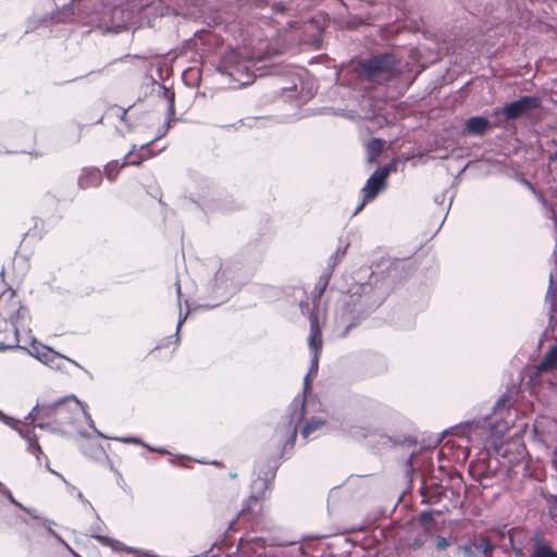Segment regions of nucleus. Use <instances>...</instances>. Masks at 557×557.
<instances>
[{
	"label": "nucleus",
	"instance_id": "9b49d317",
	"mask_svg": "<svg viewBox=\"0 0 557 557\" xmlns=\"http://www.w3.org/2000/svg\"><path fill=\"white\" fill-rule=\"evenodd\" d=\"M395 169V166L391 164H385L383 166L377 168L367 180L364 187L362 188L363 193V202L357 208L359 211L364 202L373 200L382 190L386 187V180L391 172Z\"/></svg>",
	"mask_w": 557,
	"mask_h": 557
},
{
	"label": "nucleus",
	"instance_id": "4be33fe9",
	"mask_svg": "<svg viewBox=\"0 0 557 557\" xmlns=\"http://www.w3.org/2000/svg\"><path fill=\"white\" fill-rule=\"evenodd\" d=\"M490 128V121L485 116L475 115L466 121L465 132L468 135L482 136Z\"/></svg>",
	"mask_w": 557,
	"mask_h": 557
},
{
	"label": "nucleus",
	"instance_id": "393cba45",
	"mask_svg": "<svg viewBox=\"0 0 557 557\" xmlns=\"http://www.w3.org/2000/svg\"><path fill=\"white\" fill-rule=\"evenodd\" d=\"M0 494L5 496L12 505H14L15 507L20 508L22 511L27 513L30 519H40V515L38 513V511L36 509L25 507L23 504H21L18 500H16L8 487H5Z\"/></svg>",
	"mask_w": 557,
	"mask_h": 557
},
{
	"label": "nucleus",
	"instance_id": "4c0bfd02",
	"mask_svg": "<svg viewBox=\"0 0 557 557\" xmlns=\"http://www.w3.org/2000/svg\"><path fill=\"white\" fill-rule=\"evenodd\" d=\"M81 417H84L86 422L88 423L89 428L92 429V431L99 436V437H102V438H106L107 435H104L101 431H99L96 425H95V422L91 418V416L87 412L86 410V406L84 405V412H82V416Z\"/></svg>",
	"mask_w": 557,
	"mask_h": 557
},
{
	"label": "nucleus",
	"instance_id": "338daca9",
	"mask_svg": "<svg viewBox=\"0 0 557 557\" xmlns=\"http://www.w3.org/2000/svg\"><path fill=\"white\" fill-rule=\"evenodd\" d=\"M421 495L425 496V494L423 492V487H421Z\"/></svg>",
	"mask_w": 557,
	"mask_h": 557
},
{
	"label": "nucleus",
	"instance_id": "4468645a",
	"mask_svg": "<svg viewBox=\"0 0 557 557\" xmlns=\"http://www.w3.org/2000/svg\"><path fill=\"white\" fill-rule=\"evenodd\" d=\"M0 421L4 424L11 426L16 430L17 433L27 442V450L29 454L34 455L38 462H40V457L44 455L40 445L38 444V438L33 429L20 428L17 423L21 421H16L12 417L7 416L4 412L0 410Z\"/></svg>",
	"mask_w": 557,
	"mask_h": 557
},
{
	"label": "nucleus",
	"instance_id": "f3484780",
	"mask_svg": "<svg viewBox=\"0 0 557 557\" xmlns=\"http://www.w3.org/2000/svg\"><path fill=\"white\" fill-rule=\"evenodd\" d=\"M57 400L37 404L24 418V424H33L36 420H51L55 424Z\"/></svg>",
	"mask_w": 557,
	"mask_h": 557
},
{
	"label": "nucleus",
	"instance_id": "ea45409f",
	"mask_svg": "<svg viewBox=\"0 0 557 557\" xmlns=\"http://www.w3.org/2000/svg\"><path fill=\"white\" fill-rule=\"evenodd\" d=\"M106 438L115 440V441H120V442H123V443H134V444H138V445H143L144 444L137 437H110V436H107Z\"/></svg>",
	"mask_w": 557,
	"mask_h": 557
},
{
	"label": "nucleus",
	"instance_id": "a19ab883",
	"mask_svg": "<svg viewBox=\"0 0 557 557\" xmlns=\"http://www.w3.org/2000/svg\"><path fill=\"white\" fill-rule=\"evenodd\" d=\"M448 546H449V541L446 537L441 536V535L436 536V549L437 550H443Z\"/></svg>",
	"mask_w": 557,
	"mask_h": 557
},
{
	"label": "nucleus",
	"instance_id": "680f3d73",
	"mask_svg": "<svg viewBox=\"0 0 557 557\" xmlns=\"http://www.w3.org/2000/svg\"><path fill=\"white\" fill-rule=\"evenodd\" d=\"M553 503H554L555 507L557 508V494L553 495Z\"/></svg>",
	"mask_w": 557,
	"mask_h": 557
},
{
	"label": "nucleus",
	"instance_id": "39448f33",
	"mask_svg": "<svg viewBox=\"0 0 557 557\" xmlns=\"http://www.w3.org/2000/svg\"><path fill=\"white\" fill-rule=\"evenodd\" d=\"M124 14L119 5L101 3L94 7V11L87 16L86 24L103 33L117 34L125 27Z\"/></svg>",
	"mask_w": 557,
	"mask_h": 557
},
{
	"label": "nucleus",
	"instance_id": "4d7b16f0",
	"mask_svg": "<svg viewBox=\"0 0 557 557\" xmlns=\"http://www.w3.org/2000/svg\"><path fill=\"white\" fill-rule=\"evenodd\" d=\"M422 544H423V543H422L420 540H414V542H413V546H414L416 548H420V547L422 546Z\"/></svg>",
	"mask_w": 557,
	"mask_h": 557
},
{
	"label": "nucleus",
	"instance_id": "13d9d810",
	"mask_svg": "<svg viewBox=\"0 0 557 557\" xmlns=\"http://www.w3.org/2000/svg\"><path fill=\"white\" fill-rule=\"evenodd\" d=\"M176 293H177V296L180 299L181 298V285L178 284V282H176Z\"/></svg>",
	"mask_w": 557,
	"mask_h": 557
},
{
	"label": "nucleus",
	"instance_id": "79ce46f5",
	"mask_svg": "<svg viewBox=\"0 0 557 557\" xmlns=\"http://www.w3.org/2000/svg\"><path fill=\"white\" fill-rule=\"evenodd\" d=\"M187 314L188 313H185L184 315L180 314V318H178V321H177V324H176L175 344H177L180 342L178 333H180V330H181L183 323L186 321Z\"/></svg>",
	"mask_w": 557,
	"mask_h": 557
},
{
	"label": "nucleus",
	"instance_id": "052dcab7",
	"mask_svg": "<svg viewBox=\"0 0 557 557\" xmlns=\"http://www.w3.org/2000/svg\"><path fill=\"white\" fill-rule=\"evenodd\" d=\"M78 433H79L82 436L89 438V434H87L86 432H83V431H79V430H78Z\"/></svg>",
	"mask_w": 557,
	"mask_h": 557
},
{
	"label": "nucleus",
	"instance_id": "c9c22d12",
	"mask_svg": "<svg viewBox=\"0 0 557 557\" xmlns=\"http://www.w3.org/2000/svg\"><path fill=\"white\" fill-rule=\"evenodd\" d=\"M509 543H510V547H511V550L513 552V554L518 557H522L524 555V552H523V548L521 546V543L517 542L516 539H515V533L513 531H509Z\"/></svg>",
	"mask_w": 557,
	"mask_h": 557
},
{
	"label": "nucleus",
	"instance_id": "bf43d9fd",
	"mask_svg": "<svg viewBox=\"0 0 557 557\" xmlns=\"http://www.w3.org/2000/svg\"><path fill=\"white\" fill-rule=\"evenodd\" d=\"M555 233H556V245H555L554 255H557V223H556Z\"/></svg>",
	"mask_w": 557,
	"mask_h": 557
},
{
	"label": "nucleus",
	"instance_id": "5fc2aeb1",
	"mask_svg": "<svg viewBox=\"0 0 557 557\" xmlns=\"http://www.w3.org/2000/svg\"><path fill=\"white\" fill-rule=\"evenodd\" d=\"M137 149V145H133L131 150L125 154L124 159L125 161H127V159L131 157V154Z\"/></svg>",
	"mask_w": 557,
	"mask_h": 557
},
{
	"label": "nucleus",
	"instance_id": "6ab92c4d",
	"mask_svg": "<svg viewBox=\"0 0 557 557\" xmlns=\"http://www.w3.org/2000/svg\"><path fill=\"white\" fill-rule=\"evenodd\" d=\"M20 520L25 523L26 525L30 527V528H35V524L32 522L33 519H26V518H23V517H20ZM34 521H38L40 523V525L47 531L48 534H50L51 536H53L59 543H61L62 545H64L75 557H78V555L71 548V546L60 536V534H58L53 529L52 527L55 525V521H53L52 519H48V518H45V517H41L40 516V519H34Z\"/></svg>",
	"mask_w": 557,
	"mask_h": 557
},
{
	"label": "nucleus",
	"instance_id": "e433bc0d",
	"mask_svg": "<svg viewBox=\"0 0 557 557\" xmlns=\"http://www.w3.org/2000/svg\"><path fill=\"white\" fill-rule=\"evenodd\" d=\"M37 426L41 430L49 431L51 433H60L61 429L57 426L51 420H39Z\"/></svg>",
	"mask_w": 557,
	"mask_h": 557
},
{
	"label": "nucleus",
	"instance_id": "49530a36",
	"mask_svg": "<svg viewBox=\"0 0 557 557\" xmlns=\"http://www.w3.org/2000/svg\"><path fill=\"white\" fill-rule=\"evenodd\" d=\"M152 156H153V154H152V153H150V152L148 153V156H140V157H139L138 159H136V160L127 161V165H135V166H138V165H140V164H141V162H143L144 160H146L147 158L152 157Z\"/></svg>",
	"mask_w": 557,
	"mask_h": 557
},
{
	"label": "nucleus",
	"instance_id": "603ef678",
	"mask_svg": "<svg viewBox=\"0 0 557 557\" xmlns=\"http://www.w3.org/2000/svg\"><path fill=\"white\" fill-rule=\"evenodd\" d=\"M169 112L174 113V94L173 92L170 96Z\"/></svg>",
	"mask_w": 557,
	"mask_h": 557
},
{
	"label": "nucleus",
	"instance_id": "a18cd8bd",
	"mask_svg": "<svg viewBox=\"0 0 557 557\" xmlns=\"http://www.w3.org/2000/svg\"><path fill=\"white\" fill-rule=\"evenodd\" d=\"M9 330H11V326H4L3 320L0 318V339L1 341H4L7 338Z\"/></svg>",
	"mask_w": 557,
	"mask_h": 557
},
{
	"label": "nucleus",
	"instance_id": "a211bd4d",
	"mask_svg": "<svg viewBox=\"0 0 557 557\" xmlns=\"http://www.w3.org/2000/svg\"><path fill=\"white\" fill-rule=\"evenodd\" d=\"M102 172L99 168H84L78 176L77 185L79 189L98 187L102 183Z\"/></svg>",
	"mask_w": 557,
	"mask_h": 557
},
{
	"label": "nucleus",
	"instance_id": "dca6fc26",
	"mask_svg": "<svg viewBox=\"0 0 557 557\" xmlns=\"http://www.w3.org/2000/svg\"><path fill=\"white\" fill-rule=\"evenodd\" d=\"M210 267L214 272L212 292L218 293L220 289H228L233 285L234 273L227 264L221 263L219 260H211Z\"/></svg>",
	"mask_w": 557,
	"mask_h": 557
},
{
	"label": "nucleus",
	"instance_id": "9d476101",
	"mask_svg": "<svg viewBox=\"0 0 557 557\" xmlns=\"http://www.w3.org/2000/svg\"><path fill=\"white\" fill-rule=\"evenodd\" d=\"M310 333L308 336V345L309 348L313 351V356L311 358V366L304 379V392L306 393L310 388V375L312 373H317L318 371V362H319V354L322 349V332L319 322V317L317 313H311L310 317Z\"/></svg>",
	"mask_w": 557,
	"mask_h": 557
},
{
	"label": "nucleus",
	"instance_id": "37998d69",
	"mask_svg": "<svg viewBox=\"0 0 557 557\" xmlns=\"http://www.w3.org/2000/svg\"><path fill=\"white\" fill-rule=\"evenodd\" d=\"M508 401H509V398H508V397H506V396H503L502 398H499V399L495 403V405H494V407H493V410H494V411H497V410H499V409H504V408H506V407H507Z\"/></svg>",
	"mask_w": 557,
	"mask_h": 557
},
{
	"label": "nucleus",
	"instance_id": "c756f323",
	"mask_svg": "<svg viewBox=\"0 0 557 557\" xmlns=\"http://www.w3.org/2000/svg\"><path fill=\"white\" fill-rule=\"evenodd\" d=\"M332 273H333V271L331 269L325 268L323 270L322 274L319 277L318 284L314 287L315 297L320 298L324 294V292L330 283Z\"/></svg>",
	"mask_w": 557,
	"mask_h": 557
},
{
	"label": "nucleus",
	"instance_id": "aec40b11",
	"mask_svg": "<svg viewBox=\"0 0 557 557\" xmlns=\"http://www.w3.org/2000/svg\"><path fill=\"white\" fill-rule=\"evenodd\" d=\"M533 550L529 557H557V548L543 541L539 533H534L531 537Z\"/></svg>",
	"mask_w": 557,
	"mask_h": 557
},
{
	"label": "nucleus",
	"instance_id": "412c9836",
	"mask_svg": "<svg viewBox=\"0 0 557 557\" xmlns=\"http://www.w3.org/2000/svg\"><path fill=\"white\" fill-rule=\"evenodd\" d=\"M555 369H557V343L552 345L544 354L541 361L536 366L535 375L539 376Z\"/></svg>",
	"mask_w": 557,
	"mask_h": 557
},
{
	"label": "nucleus",
	"instance_id": "2f4dec72",
	"mask_svg": "<svg viewBox=\"0 0 557 557\" xmlns=\"http://www.w3.org/2000/svg\"><path fill=\"white\" fill-rule=\"evenodd\" d=\"M92 537H95L99 543H101L102 545H106V546H110L112 547L114 550H126V552H129L131 549L127 548L124 544H122L121 542L119 541H115L109 536H106V535H97V534H91Z\"/></svg>",
	"mask_w": 557,
	"mask_h": 557
},
{
	"label": "nucleus",
	"instance_id": "423d86ee",
	"mask_svg": "<svg viewBox=\"0 0 557 557\" xmlns=\"http://www.w3.org/2000/svg\"><path fill=\"white\" fill-rule=\"evenodd\" d=\"M268 58V54L252 55L249 60H245L242 55L235 51H228L222 60V64L219 67L222 74H227L234 81L239 82L242 85L249 83V63L255 61H263Z\"/></svg>",
	"mask_w": 557,
	"mask_h": 557
},
{
	"label": "nucleus",
	"instance_id": "864d4df0",
	"mask_svg": "<svg viewBox=\"0 0 557 557\" xmlns=\"http://www.w3.org/2000/svg\"><path fill=\"white\" fill-rule=\"evenodd\" d=\"M78 498H79L83 503H85V504L89 507V509H90L91 511H95V509H94L92 505H91L88 500H86V499L84 498V496H83V494H82V493H79V494H78Z\"/></svg>",
	"mask_w": 557,
	"mask_h": 557
},
{
	"label": "nucleus",
	"instance_id": "b1692460",
	"mask_svg": "<svg viewBox=\"0 0 557 557\" xmlns=\"http://www.w3.org/2000/svg\"><path fill=\"white\" fill-rule=\"evenodd\" d=\"M83 454L91 460L101 461L103 459L109 460V457L99 443H87L81 446Z\"/></svg>",
	"mask_w": 557,
	"mask_h": 557
},
{
	"label": "nucleus",
	"instance_id": "cd10ccee",
	"mask_svg": "<svg viewBox=\"0 0 557 557\" xmlns=\"http://www.w3.org/2000/svg\"><path fill=\"white\" fill-rule=\"evenodd\" d=\"M545 301L549 304L548 314L550 319L554 317L556 312V296H555V287H554V274H549L548 278V287L545 295Z\"/></svg>",
	"mask_w": 557,
	"mask_h": 557
},
{
	"label": "nucleus",
	"instance_id": "c03bdc74",
	"mask_svg": "<svg viewBox=\"0 0 557 557\" xmlns=\"http://www.w3.org/2000/svg\"><path fill=\"white\" fill-rule=\"evenodd\" d=\"M170 127V122H166L165 126H164V129L161 134L157 135L151 141L147 143V144H143L139 148L140 149H145L147 148L151 143L158 140L159 138H161L169 129Z\"/></svg>",
	"mask_w": 557,
	"mask_h": 557
},
{
	"label": "nucleus",
	"instance_id": "2eb2a0df",
	"mask_svg": "<svg viewBox=\"0 0 557 557\" xmlns=\"http://www.w3.org/2000/svg\"><path fill=\"white\" fill-rule=\"evenodd\" d=\"M495 546L485 535H478L467 540L462 545L457 547V553H461L465 557H493Z\"/></svg>",
	"mask_w": 557,
	"mask_h": 557
},
{
	"label": "nucleus",
	"instance_id": "de8ad7c7",
	"mask_svg": "<svg viewBox=\"0 0 557 557\" xmlns=\"http://www.w3.org/2000/svg\"><path fill=\"white\" fill-rule=\"evenodd\" d=\"M143 446H145L146 448H148L149 450H152V451H157L159 454H170L168 449L163 448V447H151L150 445L148 444H143Z\"/></svg>",
	"mask_w": 557,
	"mask_h": 557
},
{
	"label": "nucleus",
	"instance_id": "f8f14e48",
	"mask_svg": "<svg viewBox=\"0 0 557 557\" xmlns=\"http://www.w3.org/2000/svg\"><path fill=\"white\" fill-rule=\"evenodd\" d=\"M28 318V310L22 306L15 312L10 314V321L3 320L4 326H11L9 330L7 338L4 341L0 339V350L12 349L18 347V330L20 327L24 329L26 325V320Z\"/></svg>",
	"mask_w": 557,
	"mask_h": 557
},
{
	"label": "nucleus",
	"instance_id": "6e6552de",
	"mask_svg": "<svg viewBox=\"0 0 557 557\" xmlns=\"http://www.w3.org/2000/svg\"><path fill=\"white\" fill-rule=\"evenodd\" d=\"M53 1L55 5L61 7V9L57 12H52L50 15L46 14L44 17L29 20L28 27L25 33H28L30 27L46 23L48 20H50L51 23H65L73 21L76 11L81 14L85 10L89 9V5L86 2L83 3L81 0H71V3H67L66 0Z\"/></svg>",
	"mask_w": 557,
	"mask_h": 557
},
{
	"label": "nucleus",
	"instance_id": "a878e982",
	"mask_svg": "<svg viewBox=\"0 0 557 557\" xmlns=\"http://www.w3.org/2000/svg\"><path fill=\"white\" fill-rule=\"evenodd\" d=\"M55 357L57 358H51V362H48L47 366L51 369H55V370H64L65 369V363H72L73 366H75L76 368L78 369H82L85 371V369L78 363L76 362L75 360L71 359V358H67L59 352L55 351Z\"/></svg>",
	"mask_w": 557,
	"mask_h": 557
},
{
	"label": "nucleus",
	"instance_id": "8fccbe9b",
	"mask_svg": "<svg viewBox=\"0 0 557 557\" xmlns=\"http://www.w3.org/2000/svg\"><path fill=\"white\" fill-rule=\"evenodd\" d=\"M445 200V194L442 193V194H438L434 197V201L437 203V205H441L443 203Z\"/></svg>",
	"mask_w": 557,
	"mask_h": 557
},
{
	"label": "nucleus",
	"instance_id": "0e129e2a",
	"mask_svg": "<svg viewBox=\"0 0 557 557\" xmlns=\"http://www.w3.org/2000/svg\"><path fill=\"white\" fill-rule=\"evenodd\" d=\"M46 468H47V469H48V471H50L51 473H55V472L51 469V467L49 466V463H48V462H47V465H46Z\"/></svg>",
	"mask_w": 557,
	"mask_h": 557
},
{
	"label": "nucleus",
	"instance_id": "69168bd1",
	"mask_svg": "<svg viewBox=\"0 0 557 557\" xmlns=\"http://www.w3.org/2000/svg\"><path fill=\"white\" fill-rule=\"evenodd\" d=\"M7 486L0 481V493Z\"/></svg>",
	"mask_w": 557,
	"mask_h": 557
},
{
	"label": "nucleus",
	"instance_id": "7ed1b4c3",
	"mask_svg": "<svg viewBox=\"0 0 557 557\" xmlns=\"http://www.w3.org/2000/svg\"><path fill=\"white\" fill-rule=\"evenodd\" d=\"M398 64L399 61L394 53H376L368 59L358 60L355 72L362 82L382 84L398 75Z\"/></svg>",
	"mask_w": 557,
	"mask_h": 557
},
{
	"label": "nucleus",
	"instance_id": "72a5a7b5",
	"mask_svg": "<svg viewBox=\"0 0 557 557\" xmlns=\"http://www.w3.org/2000/svg\"><path fill=\"white\" fill-rule=\"evenodd\" d=\"M347 248H348V244L344 245L343 247L339 246L336 249V251L329 258L326 268L331 269L333 271L334 268L339 262V260L345 256Z\"/></svg>",
	"mask_w": 557,
	"mask_h": 557
},
{
	"label": "nucleus",
	"instance_id": "f03ea898",
	"mask_svg": "<svg viewBox=\"0 0 557 557\" xmlns=\"http://www.w3.org/2000/svg\"><path fill=\"white\" fill-rule=\"evenodd\" d=\"M278 466L280 463L273 459L259 458L256 461V478L250 485V495L238 512L239 519H245L248 515L257 513L262 510L265 494L271 488Z\"/></svg>",
	"mask_w": 557,
	"mask_h": 557
},
{
	"label": "nucleus",
	"instance_id": "58836bf2",
	"mask_svg": "<svg viewBox=\"0 0 557 557\" xmlns=\"http://www.w3.org/2000/svg\"><path fill=\"white\" fill-rule=\"evenodd\" d=\"M493 475H494V473H493L488 468H486V469L481 470V471H479V472H478V474H476V481H478V482H480V484H481L484 488H486L488 485L483 484V483H482V481H483L484 479L492 478Z\"/></svg>",
	"mask_w": 557,
	"mask_h": 557
},
{
	"label": "nucleus",
	"instance_id": "f704fd0d",
	"mask_svg": "<svg viewBox=\"0 0 557 557\" xmlns=\"http://www.w3.org/2000/svg\"><path fill=\"white\" fill-rule=\"evenodd\" d=\"M433 515V510H423L419 515V521L423 524L425 532H430L432 525L435 523Z\"/></svg>",
	"mask_w": 557,
	"mask_h": 557
},
{
	"label": "nucleus",
	"instance_id": "e2e57ef3",
	"mask_svg": "<svg viewBox=\"0 0 557 557\" xmlns=\"http://www.w3.org/2000/svg\"><path fill=\"white\" fill-rule=\"evenodd\" d=\"M239 124H240V125L243 124V120H239L237 123L233 124L232 126H233V127H235V128H237V125H239Z\"/></svg>",
	"mask_w": 557,
	"mask_h": 557
},
{
	"label": "nucleus",
	"instance_id": "09e8293b",
	"mask_svg": "<svg viewBox=\"0 0 557 557\" xmlns=\"http://www.w3.org/2000/svg\"><path fill=\"white\" fill-rule=\"evenodd\" d=\"M550 219L554 222V230H555L556 228V223H557V207H553L552 208V210H550Z\"/></svg>",
	"mask_w": 557,
	"mask_h": 557
},
{
	"label": "nucleus",
	"instance_id": "5701e85b",
	"mask_svg": "<svg viewBox=\"0 0 557 557\" xmlns=\"http://www.w3.org/2000/svg\"><path fill=\"white\" fill-rule=\"evenodd\" d=\"M347 430H348L349 435L352 436L356 440L366 438V437L371 436V435H380V436L383 435L381 433V429L375 428V426H373L371 424H367V425H350Z\"/></svg>",
	"mask_w": 557,
	"mask_h": 557
},
{
	"label": "nucleus",
	"instance_id": "f257e3e1",
	"mask_svg": "<svg viewBox=\"0 0 557 557\" xmlns=\"http://www.w3.org/2000/svg\"><path fill=\"white\" fill-rule=\"evenodd\" d=\"M384 300V294L371 283L356 284L343 295L334 309L333 333L345 337L361 320L370 315Z\"/></svg>",
	"mask_w": 557,
	"mask_h": 557
},
{
	"label": "nucleus",
	"instance_id": "3c124183",
	"mask_svg": "<svg viewBox=\"0 0 557 557\" xmlns=\"http://www.w3.org/2000/svg\"><path fill=\"white\" fill-rule=\"evenodd\" d=\"M117 111H119V117L121 121H125L126 119V114H127V110H124V109H121V108H117Z\"/></svg>",
	"mask_w": 557,
	"mask_h": 557
},
{
	"label": "nucleus",
	"instance_id": "20e7f679",
	"mask_svg": "<svg viewBox=\"0 0 557 557\" xmlns=\"http://www.w3.org/2000/svg\"><path fill=\"white\" fill-rule=\"evenodd\" d=\"M306 416V400L305 396H296L287 409V414L283 418L282 423L276 429V435L281 441L284 440L282 455L293 449L297 433L298 425L304 421Z\"/></svg>",
	"mask_w": 557,
	"mask_h": 557
},
{
	"label": "nucleus",
	"instance_id": "0eeeda50",
	"mask_svg": "<svg viewBox=\"0 0 557 557\" xmlns=\"http://www.w3.org/2000/svg\"><path fill=\"white\" fill-rule=\"evenodd\" d=\"M542 100L537 96H522L513 101L505 103L502 108H495V115H503L499 124L503 125L509 121L521 119L532 111L541 108Z\"/></svg>",
	"mask_w": 557,
	"mask_h": 557
},
{
	"label": "nucleus",
	"instance_id": "1a4fd4ad",
	"mask_svg": "<svg viewBox=\"0 0 557 557\" xmlns=\"http://www.w3.org/2000/svg\"><path fill=\"white\" fill-rule=\"evenodd\" d=\"M82 412H84V404L74 395L65 396L57 399L55 425L62 429L64 425H76Z\"/></svg>",
	"mask_w": 557,
	"mask_h": 557
},
{
	"label": "nucleus",
	"instance_id": "ddd939ff",
	"mask_svg": "<svg viewBox=\"0 0 557 557\" xmlns=\"http://www.w3.org/2000/svg\"><path fill=\"white\" fill-rule=\"evenodd\" d=\"M0 421L4 424L11 426L16 430L17 433L27 442V450L29 454L34 455L38 462H40V457L44 455L40 445L38 444V438L33 429L20 428L17 423L21 421H16L12 417L7 416L4 412L0 410Z\"/></svg>",
	"mask_w": 557,
	"mask_h": 557
},
{
	"label": "nucleus",
	"instance_id": "473e14b6",
	"mask_svg": "<svg viewBox=\"0 0 557 557\" xmlns=\"http://www.w3.org/2000/svg\"><path fill=\"white\" fill-rule=\"evenodd\" d=\"M325 423L324 420L320 418H311L309 419L304 428L301 429L302 438H307L313 431L318 430Z\"/></svg>",
	"mask_w": 557,
	"mask_h": 557
},
{
	"label": "nucleus",
	"instance_id": "c85d7f7f",
	"mask_svg": "<svg viewBox=\"0 0 557 557\" xmlns=\"http://www.w3.org/2000/svg\"><path fill=\"white\" fill-rule=\"evenodd\" d=\"M33 348V356L46 366L48 362H51V358H57L55 351L48 346H34Z\"/></svg>",
	"mask_w": 557,
	"mask_h": 557
},
{
	"label": "nucleus",
	"instance_id": "7c9ffc66",
	"mask_svg": "<svg viewBox=\"0 0 557 557\" xmlns=\"http://www.w3.org/2000/svg\"><path fill=\"white\" fill-rule=\"evenodd\" d=\"M368 161L372 162L383 150V141L380 138H372L367 144Z\"/></svg>",
	"mask_w": 557,
	"mask_h": 557
},
{
	"label": "nucleus",
	"instance_id": "bb28decb",
	"mask_svg": "<svg viewBox=\"0 0 557 557\" xmlns=\"http://www.w3.org/2000/svg\"><path fill=\"white\" fill-rule=\"evenodd\" d=\"M127 165V161L123 160L122 162H119L117 160H113L108 162L104 165L103 173L104 176L110 181L113 182L115 177L117 176L121 169L125 168Z\"/></svg>",
	"mask_w": 557,
	"mask_h": 557
},
{
	"label": "nucleus",
	"instance_id": "6e6d98bb",
	"mask_svg": "<svg viewBox=\"0 0 557 557\" xmlns=\"http://www.w3.org/2000/svg\"><path fill=\"white\" fill-rule=\"evenodd\" d=\"M548 160L550 162L557 161V150L548 157Z\"/></svg>",
	"mask_w": 557,
	"mask_h": 557
}]
</instances>
